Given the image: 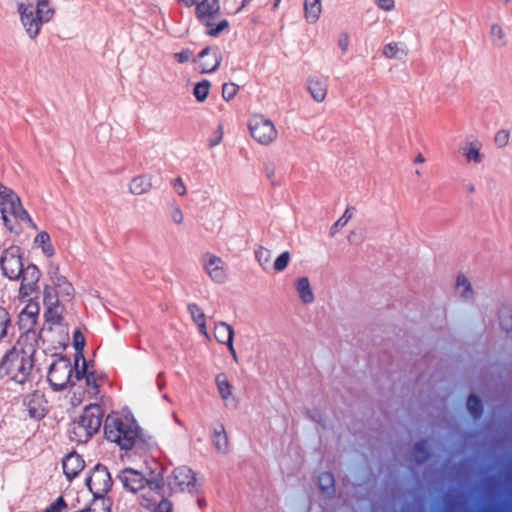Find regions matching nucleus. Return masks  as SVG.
<instances>
[{"label": "nucleus", "mask_w": 512, "mask_h": 512, "mask_svg": "<svg viewBox=\"0 0 512 512\" xmlns=\"http://www.w3.org/2000/svg\"><path fill=\"white\" fill-rule=\"evenodd\" d=\"M148 502L147 506L155 505L154 512H172V503L164 497V488L160 492H151L149 495L142 494Z\"/></svg>", "instance_id": "22"}, {"label": "nucleus", "mask_w": 512, "mask_h": 512, "mask_svg": "<svg viewBox=\"0 0 512 512\" xmlns=\"http://www.w3.org/2000/svg\"><path fill=\"white\" fill-rule=\"evenodd\" d=\"M319 487L324 493H329L334 487V477L330 472H323L318 478Z\"/></svg>", "instance_id": "38"}, {"label": "nucleus", "mask_w": 512, "mask_h": 512, "mask_svg": "<svg viewBox=\"0 0 512 512\" xmlns=\"http://www.w3.org/2000/svg\"><path fill=\"white\" fill-rule=\"evenodd\" d=\"M152 188L151 177L148 175H139L134 177L129 184V191L133 195H143Z\"/></svg>", "instance_id": "26"}, {"label": "nucleus", "mask_w": 512, "mask_h": 512, "mask_svg": "<svg viewBox=\"0 0 512 512\" xmlns=\"http://www.w3.org/2000/svg\"><path fill=\"white\" fill-rule=\"evenodd\" d=\"M509 139H510L509 131L502 129L496 133L494 141H495V144L499 148H503L508 144Z\"/></svg>", "instance_id": "45"}, {"label": "nucleus", "mask_w": 512, "mask_h": 512, "mask_svg": "<svg viewBox=\"0 0 512 512\" xmlns=\"http://www.w3.org/2000/svg\"><path fill=\"white\" fill-rule=\"evenodd\" d=\"M263 173L265 178L270 182L271 186L275 187L279 185V180L276 177V164L274 162L265 163Z\"/></svg>", "instance_id": "40"}, {"label": "nucleus", "mask_w": 512, "mask_h": 512, "mask_svg": "<svg viewBox=\"0 0 512 512\" xmlns=\"http://www.w3.org/2000/svg\"><path fill=\"white\" fill-rule=\"evenodd\" d=\"M119 479L123 487L133 493L146 490L143 494L149 495L151 492H160L164 488V479L161 475L146 479L142 473L132 468H125L120 473Z\"/></svg>", "instance_id": "6"}, {"label": "nucleus", "mask_w": 512, "mask_h": 512, "mask_svg": "<svg viewBox=\"0 0 512 512\" xmlns=\"http://www.w3.org/2000/svg\"><path fill=\"white\" fill-rule=\"evenodd\" d=\"M500 325L507 333L512 332V308H504L500 312Z\"/></svg>", "instance_id": "41"}, {"label": "nucleus", "mask_w": 512, "mask_h": 512, "mask_svg": "<svg viewBox=\"0 0 512 512\" xmlns=\"http://www.w3.org/2000/svg\"><path fill=\"white\" fill-rule=\"evenodd\" d=\"M36 349L33 345L16 344L0 361V379L7 377L16 384H25L31 378Z\"/></svg>", "instance_id": "1"}, {"label": "nucleus", "mask_w": 512, "mask_h": 512, "mask_svg": "<svg viewBox=\"0 0 512 512\" xmlns=\"http://www.w3.org/2000/svg\"><path fill=\"white\" fill-rule=\"evenodd\" d=\"M79 360H82V364L84 363V361H86L84 355H83V351H81V355L78 354V351H76L75 353V359H74V366L75 367H78V362Z\"/></svg>", "instance_id": "62"}, {"label": "nucleus", "mask_w": 512, "mask_h": 512, "mask_svg": "<svg viewBox=\"0 0 512 512\" xmlns=\"http://www.w3.org/2000/svg\"><path fill=\"white\" fill-rule=\"evenodd\" d=\"M69 282L67 280V278L65 276H62V275H59L57 277H53V285L55 286V289L56 288H60L61 285H63L64 283H67Z\"/></svg>", "instance_id": "58"}, {"label": "nucleus", "mask_w": 512, "mask_h": 512, "mask_svg": "<svg viewBox=\"0 0 512 512\" xmlns=\"http://www.w3.org/2000/svg\"><path fill=\"white\" fill-rule=\"evenodd\" d=\"M84 467V459L75 451L67 454L62 460L63 473L69 482L76 478Z\"/></svg>", "instance_id": "17"}, {"label": "nucleus", "mask_w": 512, "mask_h": 512, "mask_svg": "<svg viewBox=\"0 0 512 512\" xmlns=\"http://www.w3.org/2000/svg\"><path fill=\"white\" fill-rule=\"evenodd\" d=\"M102 418L103 412L98 404L85 407L79 419L71 425L69 430L70 440L77 443H86L99 431Z\"/></svg>", "instance_id": "3"}, {"label": "nucleus", "mask_w": 512, "mask_h": 512, "mask_svg": "<svg viewBox=\"0 0 512 512\" xmlns=\"http://www.w3.org/2000/svg\"><path fill=\"white\" fill-rule=\"evenodd\" d=\"M67 504L62 496H59L53 503H51L42 512H61L62 509L66 508Z\"/></svg>", "instance_id": "47"}, {"label": "nucleus", "mask_w": 512, "mask_h": 512, "mask_svg": "<svg viewBox=\"0 0 512 512\" xmlns=\"http://www.w3.org/2000/svg\"><path fill=\"white\" fill-rule=\"evenodd\" d=\"M278 136L275 124L264 116H258V144L270 146L277 141Z\"/></svg>", "instance_id": "16"}, {"label": "nucleus", "mask_w": 512, "mask_h": 512, "mask_svg": "<svg viewBox=\"0 0 512 512\" xmlns=\"http://www.w3.org/2000/svg\"><path fill=\"white\" fill-rule=\"evenodd\" d=\"M173 186L179 195H181V196L185 195L186 187L181 178L175 179Z\"/></svg>", "instance_id": "57"}, {"label": "nucleus", "mask_w": 512, "mask_h": 512, "mask_svg": "<svg viewBox=\"0 0 512 512\" xmlns=\"http://www.w3.org/2000/svg\"><path fill=\"white\" fill-rule=\"evenodd\" d=\"M13 330L11 316L6 308L0 306V342Z\"/></svg>", "instance_id": "31"}, {"label": "nucleus", "mask_w": 512, "mask_h": 512, "mask_svg": "<svg viewBox=\"0 0 512 512\" xmlns=\"http://www.w3.org/2000/svg\"><path fill=\"white\" fill-rule=\"evenodd\" d=\"M382 54L387 59L403 60L408 55V48L402 42H390L383 46Z\"/></svg>", "instance_id": "24"}, {"label": "nucleus", "mask_w": 512, "mask_h": 512, "mask_svg": "<svg viewBox=\"0 0 512 512\" xmlns=\"http://www.w3.org/2000/svg\"><path fill=\"white\" fill-rule=\"evenodd\" d=\"M85 484L93 495V506L97 504L104 505L106 500L112 503V500L107 497L108 492L112 489L113 480L107 467L101 463L96 464L89 472L85 479Z\"/></svg>", "instance_id": "5"}, {"label": "nucleus", "mask_w": 512, "mask_h": 512, "mask_svg": "<svg viewBox=\"0 0 512 512\" xmlns=\"http://www.w3.org/2000/svg\"><path fill=\"white\" fill-rule=\"evenodd\" d=\"M191 56H192V51L189 50V49H184V50L174 54V58L179 63H186V62H188L190 60Z\"/></svg>", "instance_id": "51"}, {"label": "nucleus", "mask_w": 512, "mask_h": 512, "mask_svg": "<svg viewBox=\"0 0 512 512\" xmlns=\"http://www.w3.org/2000/svg\"><path fill=\"white\" fill-rule=\"evenodd\" d=\"M73 373L71 361L66 356H59L50 365L47 380L54 391L67 388Z\"/></svg>", "instance_id": "8"}, {"label": "nucleus", "mask_w": 512, "mask_h": 512, "mask_svg": "<svg viewBox=\"0 0 512 512\" xmlns=\"http://www.w3.org/2000/svg\"><path fill=\"white\" fill-rule=\"evenodd\" d=\"M86 384L88 386H93L94 388H97V384H96V380L94 378V374L93 372H88V374L86 375Z\"/></svg>", "instance_id": "61"}, {"label": "nucleus", "mask_w": 512, "mask_h": 512, "mask_svg": "<svg viewBox=\"0 0 512 512\" xmlns=\"http://www.w3.org/2000/svg\"><path fill=\"white\" fill-rule=\"evenodd\" d=\"M349 35L347 33H342L338 38V47L342 50L343 53H346L349 48Z\"/></svg>", "instance_id": "53"}, {"label": "nucleus", "mask_w": 512, "mask_h": 512, "mask_svg": "<svg viewBox=\"0 0 512 512\" xmlns=\"http://www.w3.org/2000/svg\"><path fill=\"white\" fill-rule=\"evenodd\" d=\"M489 39L493 47L503 48L507 45V35L499 23H493L489 29Z\"/></svg>", "instance_id": "27"}, {"label": "nucleus", "mask_w": 512, "mask_h": 512, "mask_svg": "<svg viewBox=\"0 0 512 512\" xmlns=\"http://www.w3.org/2000/svg\"><path fill=\"white\" fill-rule=\"evenodd\" d=\"M42 251L43 253L47 256V257H51L54 255L55 251H54V248L53 246L51 245V243H48L47 245H43L42 247Z\"/></svg>", "instance_id": "60"}, {"label": "nucleus", "mask_w": 512, "mask_h": 512, "mask_svg": "<svg viewBox=\"0 0 512 512\" xmlns=\"http://www.w3.org/2000/svg\"><path fill=\"white\" fill-rule=\"evenodd\" d=\"M73 370H75V377L78 381L86 378V375L88 374L86 361L82 364L81 369L74 366Z\"/></svg>", "instance_id": "55"}, {"label": "nucleus", "mask_w": 512, "mask_h": 512, "mask_svg": "<svg viewBox=\"0 0 512 512\" xmlns=\"http://www.w3.org/2000/svg\"><path fill=\"white\" fill-rule=\"evenodd\" d=\"M48 275L50 276L51 281H53V277H57L60 275L58 266L51 264L48 268Z\"/></svg>", "instance_id": "59"}, {"label": "nucleus", "mask_w": 512, "mask_h": 512, "mask_svg": "<svg viewBox=\"0 0 512 512\" xmlns=\"http://www.w3.org/2000/svg\"><path fill=\"white\" fill-rule=\"evenodd\" d=\"M210 86H211L210 82L206 79L198 82L195 85V87L193 89V94H194L195 98L197 99V101L204 102L207 99Z\"/></svg>", "instance_id": "35"}, {"label": "nucleus", "mask_w": 512, "mask_h": 512, "mask_svg": "<svg viewBox=\"0 0 512 512\" xmlns=\"http://www.w3.org/2000/svg\"><path fill=\"white\" fill-rule=\"evenodd\" d=\"M197 326L199 327L200 329V332L205 335V336H208L207 334V330H206V323H205V319L203 321H200L199 323H197Z\"/></svg>", "instance_id": "63"}, {"label": "nucleus", "mask_w": 512, "mask_h": 512, "mask_svg": "<svg viewBox=\"0 0 512 512\" xmlns=\"http://www.w3.org/2000/svg\"><path fill=\"white\" fill-rule=\"evenodd\" d=\"M355 213L354 207H347L343 215L331 226L330 235L334 236L339 228H342L348 224Z\"/></svg>", "instance_id": "33"}, {"label": "nucleus", "mask_w": 512, "mask_h": 512, "mask_svg": "<svg viewBox=\"0 0 512 512\" xmlns=\"http://www.w3.org/2000/svg\"><path fill=\"white\" fill-rule=\"evenodd\" d=\"M212 441L219 453L227 454L229 451L228 436L222 423H217L213 427Z\"/></svg>", "instance_id": "23"}, {"label": "nucleus", "mask_w": 512, "mask_h": 512, "mask_svg": "<svg viewBox=\"0 0 512 512\" xmlns=\"http://www.w3.org/2000/svg\"><path fill=\"white\" fill-rule=\"evenodd\" d=\"M295 289L298 293L300 300L304 304L314 302L315 296L311 288L309 279L307 277H300L295 281Z\"/></svg>", "instance_id": "25"}, {"label": "nucleus", "mask_w": 512, "mask_h": 512, "mask_svg": "<svg viewBox=\"0 0 512 512\" xmlns=\"http://www.w3.org/2000/svg\"><path fill=\"white\" fill-rule=\"evenodd\" d=\"M0 212L6 228L11 232H16L12 225L11 217L16 221L27 223L30 227L37 229L29 213L23 208L19 197L9 188L0 185Z\"/></svg>", "instance_id": "4"}, {"label": "nucleus", "mask_w": 512, "mask_h": 512, "mask_svg": "<svg viewBox=\"0 0 512 512\" xmlns=\"http://www.w3.org/2000/svg\"><path fill=\"white\" fill-rule=\"evenodd\" d=\"M196 476L195 473L186 466L175 468L173 471V483L169 485L172 489L177 488L179 491H192L195 487Z\"/></svg>", "instance_id": "15"}, {"label": "nucleus", "mask_w": 512, "mask_h": 512, "mask_svg": "<svg viewBox=\"0 0 512 512\" xmlns=\"http://www.w3.org/2000/svg\"><path fill=\"white\" fill-rule=\"evenodd\" d=\"M187 310L196 324L205 319L203 311L196 303L188 304Z\"/></svg>", "instance_id": "42"}, {"label": "nucleus", "mask_w": 512, "mask_h": 512, "mask_svg": "<svg viewBox=\"0 0 512 512\" xmlns=\"http://www.w3.org/2000/svg\"><path fill=\"white\" fill-rule=\"evenodd\" d=\"M200 61V72L203 74L212 73L220 66L222 56L217 47H206L198 54Z\"/></svg>", "instance_id": "12"}, {"label": "nucleus", "mask_w": 512, "mask_h": 512, "mask_svg": "<svg viewBox=\"0 0 512 512\" xmlns=\"http://www.w3.org/2000/svg\"><path fill=\"white\" fill-rule=\"evenodd\" d=\"M56 289L58 290V295L66 300H71L74 296V287L70 282L64 283L60 288Z\"/></svg>", "instance_id": "44"}, {"label": "nucleus", "mask_w": 512, "mask_h": 512, "mask_svg": "<svg viewBox=\"0 0 512 512\" xmlns=\"http://www.w3.org/2000/svg\"><path fill=\"white\" fill-rule=\"evenodd\" d=\"M219 11V0H202L196 6L197 17L205 26H212V20Z\"/></svg>", "instance_id": "18"}, {"label": "nucleus", "mask_w": 512, "mask_h": 512, "mask_svg": "<svg viewBox=\"0 0 512 512\" xmlns=\"http://www.w3.org/2000/svg\"><path fill=\"white\" fill-rule=\"evenodd\" d=\"M203 266L209 277L216 283H223L226 280V271L222 259L210 253L202 257Z\"/></svg>", "instance_id": "13"}, {"label": "nucleus", "mask_w": 512, "mask_h": 512, "mask_svg": "<svg viewBox=\"0 0 512 512\" xmlns=\"http://www.w3.org/2000/svg\"><path fill=\"white\" fill-rule=\"evenodd\" d=\"M238 87L233 83H225L222 86V96L225 100H231L237 93Z\"/></svg>", "instance_id": "48"}, {"label": "nucleus", "mask_w": 512, "mask_h": 512, "mask_svg": "<svg viewBox=\"0 0 512 512\" xmlns=\"http://www.w3.org/2000/svg\"><path fill=\"white\" fill-rule=\"evenodd\" d=\"M414 458L417 463H422L428 458V443L427 441H421L414 446Z\"/></svg>", "instance_id": "39"}, {"label": "nucleus", "mask_w": 512, "mask_h": 512, "mask_svg": "<svg viewBox=\"0 0 512 512\" xmlns=\"http://www.w3.org/2000/svg\"><path fill=\"white\" fill-rule=\"evenodd\" d=\"M40 277L41 272L35 264H28L24 267L19 279L21 281L19 295L24 298L38 292Z\"/></svg>", "instance_id": "9"}, {"label": "nucleus", "mask_w": 512, "mask_h": 512, "mask_svg": "<svg viewBox=\"0 0 512 512\" xmlns=\"http://www.w3.org/2000/svg\"><path fill=\"white\" fill-rule=\"evenodd\" d=\"M39 312L40 306L38 302L31 299L18 316L19 329L26 333L32 331L37 324Z\"/></svg>", "instance_id": "14"}, {"label": "nucleus", "mask_w": 512, "mask_h": 512, "mask_svg": "<svg viewBox=\"0 0 512 512\" xmlns=\"http://www.w3.org/2000/svg\"><path fill=\"white\" fill-rule=\"evenodd\" d=\"M24 268L22 251L19 246L10 245L0 255V271L3 277L18 281Z\"/></svg>", "instance_id": "7"}, {"label": "nucleus", "mask_w": 512, "mask_h": 512, "mask_svg": "<svg viewBox=\"0 0 512 512\" xmlns=\"http://www.w3.org/2000/svg\"><path fill=\"white\" fill-rule=\"evenodd\" d=\"M228 21L226 19L221 20L218 24L214 25L212 22V26H208L207 34L212 37L218 36L224 29L228 27Z\"/></svg>", "instance_id": "46"}, {"label": "nucleus", "mask_w": 512, "mask_h": 512, "mask_svg": "<svg viewBox=\"0 0 512 512\" xmlns=\"http://www.w3.org/2000/svg\"><path fill=\"white\" fill-rule=\"evenodd\" d=\"M329 88L328 79L320 76H312L307 80V90L312 99L321 103L326 99Z\"/></svg>", "instance_id": "20"}, {"label": "nucleus", "mask_w": 512, "mask_h": 512, "mask_svg": "<svg viewBox=\"0 0 512 512\" xmlns=\"http://www.w3.org/2000/svg\"><path fill=\"white\" fill-rule=\"evenodd\" d=\"M216 384L221 398L226 400L232 392V386L227 380L226 375L223 373L218 374L216 376Z\"/></svg>", "instance_id": "34"}, {"label": "nucleus", "mask_w": 512, "mask_h": 512, "mask_svg": "<svg viewBox=\"0 0 512 512\" xmlns=\"http://www.w3.org/2000/svg\"><path fill=\"white\" fill-rule=\"evenodd\" d=\"M59 295L55 288L45 285L43 289V304L45 307L59 304Z\"/></svg>", "instance_id": "36"}, {"label": "nucleus", "mask_w": 512, "mask_h": 512, "mask_svg": "<svg viewBox=\"0 0 512 512\" xmlns=\"http://www.w3.org/2000/svg\"><path fill=\"white\" fill-rule=\"evenodd\" d=\"M73 346L75 351H78V354L81 355V351H83L85 346V339L80 330H75L73 334Z\"/></svg>", "instance_id": "49"}, {"label": "nucleus", "mask_w": 512, "mask_h": 512, "mask_svg": "<svg viewBox=\"0 0 512 512\" xmlns=\"http://www.w3.org/2000/svg\"><path fill=\"white\" fill-rule=\"evenodd\" d=\"M467 408L474 418L480 417L483 412L482 402L475 395H470L468 397Z\"/></svg>", "instance_id": "37"}, {"label": "nucleus", "mask_w": 512, "mask_h": 512, "mask_svg": "<svg viewBox=\"0 0 512 512\" xmlns=\"http://www.w3.org/2000/svg\"><path fill=\"white\" fill-rule=\"evenodd\" d=\"M24 406L29 418L35 421L43 419L47 414V401L45 396L38 391L25 397Z\"/></svg>", "instance_id": "11"}, {"label": "nucleus", "mask_w": 512, "mask_h": 512, "mask_svg": "<svg viewBox=\"0 0 512 512\" xmlns=\"http://www.w3.org/2000/svg\"><path fill=\"white\" fill-rule=\"evenodd\" d=\"M214 336H215V339L220 344L227 345L229 350L231 351V353L233 355H235V350L233 347L234 331L230 325H228L225 322H219V323L215 324Z\"/></svg>", "instance_id": "21"}, {"label": "nucleus", "mask_w": 512, "mask_h": 512, "mask_svg": "<svg viewBox=\"0 0 512 512\" xmlns=\"http://www.w3.org/2000/svg\"><path fill=\"white\" fill-rule=\"evenodd\" d=\"M248 129H249V132H250L251 137H252V138H256V135H255V133H256V125H254V124L252 123V121H249V123H248Z\"/></svg>", "instance_id": "64"}, {"label": "nucleus", "mask_w": 512, "mask_h": 512, "mask_svg": "<svg viewBox=\"0 0 512 512\" xmlns=\"http://www.w3.org/2000/svg\"><path fill=\"white\" fill-rule=\"evenodd\" d=\"M171 218L176 224H181L183 222L184 216L179 207L173 209Z\"/></svg>", "instance_id": "56"}, {"label": "nucleus", "mask_w": 512, "mask_h": 512, "mask_svg": "<svg viewBox=\"0 0 512 512\" xmlns=\"http://www.w3.org/2000/svg\"><path fill=\"white\" fill-rule=\"evenodd\" d=\"M34 242L42 248L43 245L50 243V235L47 232L42 231L35 237Z\"/></svg>", "instance_id": "54"}, {"label": "nucleus", "mask_w": 512, "mask_h": 512, "mask_svg": "<svg viewBox=\"0 0 512 512\" xmlns=\"http://www.w3.org/2000/svg\"><path fill=\"white\" fill-rule=\"evenodd\" d=\"M34 13L42 21V23H46L52 18L54 11L49 8V3L47 0H39L36 7H34Z\"/></svg>", "instance_id": "32"}, {"label": "nucleus", "mask_w": 512, "mask_h": 512, "mask_svg": "<svg viewBox=\"0 0 512 512\" xmlns=\"http://www.w3.org/2000/svg\"><path fill=\"white\" fill-rule=\"evenodd\" d=\"M289 261L290 254L288 251H285L276 258L274 262V269L276 271H283L288 266Z\"/></svg>", "instance_id": "43"}, {"label": "nucleus", "mask_w": 512, "mask_h": 512, "mask_svg": "<svg viewBox=\"0 0 512 512\" xmlns=\"http://www.w3.org/2000/svg\"><path fill=\"white\" fill-rule=\"evenodd\" d=\"M456 294L463 300H471L474 296V291L470 281L464 275H458L455 285Z\"/></svg>", "instance_id": "28"}, {"label": "nucleus", "mask_w": 512, "mask_h": 512, "mask_svg": "<svg viewBox=\"0 0 512 512\" xmlns=\"http://www.w3.org/2000/svg\"><path fill=\"white\" fill-rule=\"evenodd\" d=\"M482 142L476 138H467L460 147V152L465 157L467 163L480 164L484 160V154L481 152Z\"/></svg>", "instance_id": "19"}, {"label": "nucleus", "mask_w": 512, "mask_h": 512, "mask_svg": "<svg viewBox=\"0 0 512 512\" xmlns=\"http://www.w3.org/2000/svg\"><path fill=\"white\" fill-rule=\"evenodd\" d=\"M322 12L321 0H305L304 14L309 23H315Z\"/></svg>", "instance_id": "29"}, {"label": "nucleus", "mask_w": 512, "mask_h": 512, "mask_svg": "<svg viewBox=\"0 0 512 512\" xmlns=\"http://www.w3.org/2000/svg\"><path fill=\"white\" fill-rule=\"evenodd\" d=\"M64 307L59 303L46 307L44 318L46 322L53 325H61L63 321Z\"/></svg>", "instance_id": "30"}, {"label": "nucleus", "mask_w": 512, "mask_h": 512, "mask_svg": "<svg viewBox=\"0 0 512 512\" xmlns=\"http://www.w3.org/2000/svg\"><path fill=\"white\" fill-rule=\"evenodd\" d=\"M223 133V125L219 124L213 135L209 138V145L211 147L219 145L222 141Z\"/></svg>", "instance_id": "50"}, {"label": "nucleus", "mask_w": 512, "mask_h": 512, "mask_svg": "<svg viewBox=\"0 0 512 512\" xmlns=\"http://www.w3.org/2000/svg\"><path fill=\"white\" fill-rule=\"evenodd\" d=\"M375 3L378 8L386 12L392 11L395 8L394 0H375Z\"/></svg>", "instance_id": "52"}, {"label": "nucleus", "mask_w": 512, "mask_h": 512, "mask_svg": "<svg viewBox=\"0 0 512 512\" xmlns=\"http://www.w3.org/2000/svg\"><path fill=\"white\" fill-rule=\"evenodd\" d=\"M18 12L29 37L31 39L36 38L43 23L34 13V6L32 4L20 3L18 5Z\"/></svg>", "instance_id": "10"}, {"label": "nucleus", "mask_w": 512, "mask_h": 512, "mask_svg": "<svg viewBox=\"0 0 512 512\" xmlns=\"http://www.w3.org/2000/svg\"><path fill=\"white\" fill-rule=\"evenodd\" d=\"M104 435L108 441L116 443L122 450L146 446L142 429L132 416L108 415L104 422Z\"/></svg>", "instance_id": "2"}]
</instances>
